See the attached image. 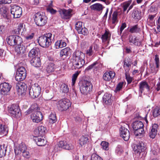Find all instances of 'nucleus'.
Here are the masks:
<instances>
[{
  "mask_svg": "<svg viewBox=\"0 0 160 160\" xmlns=\"http://www.w3.org/2000/svg\"><path fill=\"white\" fill-rule=\"evenodd\" d=\"M26 114L32 113L31 118L32 122L35 123H38L43 119L42 115L39 111V108L37 104L32 105L25 112Z\"/></svg>",
  "mask_w": 160,
  "mask_h": 160,
  "instance_id": "f257e3e1",
  "label": "nucleus"
},
{
  "mask_svg": "<svg viewBox=\"0 0 160 160\" xmlns=\"http://www.w3.org/2000/svg\"><path fill=\"white\" fill-rule=\"evenodd\" d=\"M73 57L74 60L73 65L75 68L78 69L82 67L85 63V54L81 51H77L73 53Z\"/></svg>",
  "mask_w": 160,
  "mask_h": 160,
  "instance_id": "f03ea898",
  "label": "nucleus"
},
{
  "mask_svg": "<svg viewBox=\"0 0 160 160\" xmlns=\"http://www.w3.org/2000/svg\"><path fill=\"white\" fill-rule=\"evenodd\" d=\"M53 38L51 33H46L39 38L38 42L41 47L47 48L51 45Z\"/></svg>",
  "mask_w": 160,
  "mask_h": 160,
  "instance_id": "7ed1b4c3",
  "label": "nucleus"
},
{
  "mask_svg": "<svg viewBox=\"0 0 160 160\" xmlns=\"http://www.w3.org/2000/svg\"><path fill=\"white\" fill-rule=\"evenodd\" d=\"M79 86L80 91L82 94H88L92 91V85L89 81H81L79 82Z\"/></svg>",
  "mask_w": 160,
  "mask_h": 160,
  "instance_id": "20e7f679",
  "label": "nucleus"
},
{
  "mask_svg": "<svg viewBox=\"0 0 160 160\" xmlns=\"http://www.w3.org/2000/svg\"><path fill=\"white\" fill-rule=\"evenodd\" d=\"M14 152L16 155H20L22 153L24 157L27 158H29L30 157L29 150L24 144H21L16 147L14 149Z\"/></svg>",
  "mask_w": 160,
  "mask_h": 160,
  "instance_id": "39448f33",
  "label": "nucleus"
},
{
  "mask_svg": "<svg viewBox=\"0 0 160 160\" xmlns=\"http://www.w3.org/2000/svg\"><path fill=\"white\" fill-rule=\"evenodd\" d=\"M143 126V124L141 121H137L133 123L132 127L136 136H139L140 138L142 136L144 132Z\"/></svg>",
  "mask_w": 160,
  "mask_h": 160,
  "instance_id": "423d86ee",
  "label": "nucleus"
},
{
  "mask_svg": "<svg viewBox=\"0 0 160 160\" xmlns=\"http://www.w3.org/2000/svg\"><path fill=\"white\" fill-rule=\"evenodd\" d=\"M35 22L37 26H43L45 25L47 21V18L45 15L41 14L40 12L35 15Z\"/></svg>",
  "mask_w": 160,
  "mask_h": 160,
  "instance_id": "0eeeda50",
  "label": "nucleus"
},
{
  "mask_svg": "<svg viewBox=\"0 0 160 160\" xmlns=\"http://www.w3.org/2000/svg\"><path fill=\"white\" fill-rule=\"evenodd\" d=\"M7 41L8 43L10 46L15 45H18L22 44V38L17 35H11L9 36L7 38Z\"/></svg>",
  "mask_w": 160,
  "mask_h": 160,
  "instance_id": "6e6552de",
  "label": "nucleus"
},
{
  "mask_svg": "<svg viewBox=\"0 0 160 160\" xmlns=\"http://www.w3.org/2000/svg\"><path fill=\"white\" fill-rule=\"evenodd\" d=\"M144 144L142 142H139L133 148L135 154L140 158H142L144 157L145 152L144 151L145 150Z\"/></svg>",
  "mask_w": 160,
  "mask_h": 160,
  "instance_id": "1a4fd4ad",
  "label": "nucleus"
},
{
  "mask_svg": "<svg viewBox=\"0 0 160 160\" xmlns=\"http://www.w3.org/2000/svg\"><path fill=\"white\" fill-rule=\"evenodd\" d=\"M41 88L37 84H32L29 90V94L32 98H35L38 97L41 92Z\"/></svg>",
  "mask_w": 160,
  "mask_h": 160,
  "instance_id": "9d476101",
  "label": "nucleus"
},
{
  "mask_svg": "<svg viewBox=\"0 0 160 160\" xmlns=\"http://www.w3.org/2000/svg\"><path fill=\"white\" fill-rule=\"evenodd\" d=\"M71 104V102L68 99H63L57 102V106L59 110L62 111L68 109Z\"/></svg>",
  "mask_w": 160,
  "mask_h": 160,
  "instance_id": "9b49d317",
  "label": "nucleus"
},
{
  "mask_svg": "<svg viewBox=\"0 0 160 160\" xmlns=\"http://www.w3.org/2000/svg\"><path fill=\"white\" fill-rule=\"evenodd\" d=\"M26 77V71L23 67H20L16 72L15 79L17 81L24 80Z\"/></svg>",
  "mask_w": 160,
  "mask_h": 160,
  "instance_id": "f8f14e48",
  "label": "nucleus"
},
{
  "mask_svg": "<svg viewBox=\"0 0 160 160\" xmlns=\"http://www.w3.org/2000/svg\"><path fill=\"white\" fill-rule=\"evenodd\" d=\"M10 115L12 117L17 118H19L21 114L18 106L16 105H12L8 110Z\"/></svg>",
  "mask_w": 160,
  "mask_h": 160,
  "instance_id": "ddd939ff",
  "label": "nucleus"
},
{
  "mask_svg": "<svg viewBox=\"0 0 160 160\" xmlns=\"http://www.w3.org/2000/svg\"><path fill=\"white\" fill-rule=\"evenodd\" d=\"M22 9L20 7L14 5L11 7V13L13 15L14 18L20 17L22 14Z\"/></svg>",
  "mask_w": 160,
  "mask_h": 160,
  "instance_id": "4468645a",
  "label": "nucleus"
},
{
  "mask_svg": "<svg viewBox=\"0 0 160 160\" xmlns=\"http://www.w3.org/2000/svg\"><path fill=\"white\" fill-rule=\"evenodd\" d=\"M12 85L9 83L4 82L0 84V92L1 94L7 95L8 94L11 88Z\"/></svg>",
  "mask_w": 160,
  "mask_h": 160,
  "instance_id": "2eb2a0df",
  "label": "nucleus"
},
{
  "mask_svg": "<svg viewBox=\"0 0 160 160\" xmlns=\"http://www.w3.org/2000/svg\"><path fill=\"white\" fill-rule=\"evenodd\" d=\"M0 14L4 19L8 20L10 18L9 9L5 6L0 5Z\"/></svg>",
  "mask_w": 160,
  "mask_h": 160,
  "instance_id": "dca6fc26",
  "label": "nucleus"
},
{
  "mask_svg": "<svg viewBox=\"0 0 160 160\" xmlns=\"http://www.w3.org/2000/svg\"><path fill=\"white\" fill-rule=\"evenodd\" d=\"M120 134L121 137L125 141H127L129 139L130 133L129 131L126 128L122 126L120 129Z\"/></svg>",
  "mask_w": 160,
  "mask_h": 160,
  "instance_id": "f3484780",
  "label": "nucleus"
},
{
  "mask_svg": "<svg viewBox=\"0 0 160 160\" xmlns=\"http://www.w3.org/2000/svg\"><path fill=\"white\" fill-rule=\"evenodd\" d=\"M72 10L71 9L66 10L65 9H61L59 11V14L62 18L68 19L70 18L72 16L71 13Z\"/></svg>",
  "mask_w": 160,
  "mask_h": 160,
  "instance_id": "a211bd4d",
  "label": "nucleus"
},
{
  "mask_svg": "<svg viewBox=\"0 0 160 160\" xmlns=\"http://www.w3.org/2000/svg\"><path fill=\"white\" fill-rule=\"evenodd\" d=\"M129 42L135 46L140 47L142 45V39L135 36H131L129 38Z\"/></svg>",
  "mask_w": 160,
  "mask_h": 160,
  "instance_id": "6ab92c4d",
  "label": "nucleus"
},
{
  "mask_svg": "<svg viewBox=\"0 0 160 160\" xmlns=\"http://www.w3.org/2000/svg\"><path fill=\"white\" fill-rule=\"evenodd\" d=\"M132 63V62L130 58H125V59L123 65L125 72V73H129Z\"/></svg>",
  "mask_w": 160,
  "mask_h": 160,
  "instance_id": "aec40b11",
  "label": "nucleus"
},
{
  "mask_svg": "<svg viewBox=\"0 0 160 160\" xmlns=\"http://www.w3.org/2000/svg\"><path fill=\"white\" fill-rule=\"evenodd\" d=\"M27 88L26 84L25 83L22 82L18 83L16 86V88L18 92L21 94L24 93L25 92Z\"/></svg>",
  "mask_w": 160,
  "mask_h": 160,
  "instance_id": "412c9836",
  "label": "nucleus"
},
{
  "mask_svg": "<svg viewBox=\"0 0 160 160\" xmlns=\"http://www.w3.org/2000/svg\"><path fill=\"white\" fill-rule=\"evenodd\" d=\"M115 75V73L114 72L112 71H107L104 74L103 78L105 81H109L114 78Z\"/></svg>",
  "mask_w": 160,
  "mask_h": 160,
  "instance_id": "4be33fe9",
  "label": "nucleus"
},
{
  "mask_svg": "<svg viewBox=\"0 0 160 160\" xmlns=\"http://www.w3.org/2000/svg\"><path fill=\"white\" fill-rule=\"evenodd\" d=\"M34 140L37 144L39 146H44L47 143L46 141L44 139L42 136H38L35 137Z\"/></svg>",
  "mask_w": 160,
  "mask_h": 160,
  "instance_id": "5701e85b",
  "label": "nucleus"
},
{
  "mask_svg": "<svg viewBox=\"0 0 160 160\" xmlns=\"http://www.w3.org/2000/svg\"><path fill=\"white\" fill-rule=\"evenodd\" d=\"M46 130V128L43 126H39L38 129L34 131V133L37 136H42L45 134Z\"/></svg>",
  "mask_w": 160,
  "mask_h": 160,
  "instance_id": "b1692460",
  "label": "nucleus"
},
{
  "mask_svg": "<svg viewBox=\"0 0 160 160\" xmlns=\"http://www.w3.org/2000/svg\"><path fill=\"white\" fill-rule=\"evenodd\" d=\"M111 33L109 30L108 29H106L104 34L102 35L101 38L102 42L103 43H106L107 44L108 43L111 37Z\"/></svg>",
  "mask_w": 160,
  "mask_h": 160,
  "instance_id": "393cba45",
  "label": "nucleus"
},
{
  "mask_svg": "<svg viewBox=\"0 0 160 160\" xmlns=\"http://www.w3.org/2000/svg\"><path fill=\"white\" fill-rule=\"evenodd\" d=\"M158 128V125L157 124H154L152 125L149 133V136L152 139L155 138L157 134Z\"/></svg>",
  "mask_w": 160,
  "mask_h": 160,
  "instance_id": "a878e982",
  "label": "nucleus"
},
{
  "mask_svg": "<svg viewBox=\"0 0 160 160\" xmlns=\"http://www.w3.org/2000/svg\"><path fill=\"white\" fill-rule=\"evenodd\" d=\"M31 65L36 67H39L41 65L40 59L39 57L33 58L30 61Z\"/></svg>",
  "mask_w": 160,
  "mask_h": 160,
  "instance_id": "bb28decb",
  "label": "nucleus"
},
{
  "mask_svg": "<svg viewBox=\"0 0 160 160\" xmlns=\"http://www.w3.org/2000/svg\"><path fill=\"white\" fill-rule=\"evenodd\" d=\"M139 91L142 93L144 90L146 89L147 91L149 90V87L147 82L146 81L141 82L139 84Z\"/></svg>",
  "mask_w": 160,
  "mask_h": 160,
  "instance_id": "cd10ccee",
  "label": "nucleus"
},
{
  "mask_svg": "<svg viewBox=\"0 0 160 160\" xmlns=\"http://www.w3.org/2000/svg\"><path fill=\"white\" fill-rule=\"evenodd\" d=\"M112 95L110 94L106 93L103 97V102L106 104L109 105L112 102L111 97Z\"/></svg>",
  "mask_w": 160,
  "mask_h": 160,
  "instance_id": "c85d7f7f",
  "label": "nucleus"
},
{
  "mask_svg": "<svg viewBox=\"0 0 160 160\" xmlns=\"http://www.w3.org/2000/svg\"><path fill=\"white\" fill-rule=\"evenodd\" d=\"M141 12L137 9H135L133 11L132 17L135 19L140 20L141 18Z\"/></svg>",
  "mask_w": 160,
  "mask_h": 160,
  "instance_id": "c756f323",
  "label": "nucleus"
},
{
  "mask_svg": "<svg viewBox=\"0 0 160 160\" xmlns=\"http://www.w3.org/2000/svg\"><path fill=\"white\" fill-rule=\"evenodd\" d=\"M91 9L98 11L102 10L103 8L102 5L100 3H96L90 6Z\"/></svg>",
  "mask_w": 160,
  "mask_h": 160,
  "instance_id": "7c9ffc66",
  "label": "nucleus"
},
{
  "mask_svg": "<svg viewBox=\"0 0 160 160\" xmlns=\"http://www.w3.org/2000/svg\"><path fill=\"white\" fill-rule=\"evenodd\" d=\"M7 145L3 143L0 145V158L4 156L7 151Z\"/></svg>",
  "mask_w": 160,
  "mask_h": 160,
  "instance_id": "2f4dec72",
  "label": "nucleus"
},
{
  "mask_svg": "<svg viewBox=\"0 0 160 160\" xmlns=\"http://www.w3.org/2000/svg\"><path fill=\"white\" fill-rule=\"evenodd\" d=\"M71 53V49L68 47H66L61 50L60 52V56H67Z\"/></svg>",
  "mask_w": 160,
  "mask_h": 160,
  "instance_id": "473e14b6",
  "label": "nucleus"
},
{
  "mask_svg": "<svg viewBox=\"0 0 160 160\" xmlns=\"http://www.w3.org/2000/svg\"><path fill=\"white\" fill-rule=\"evenodd\" d=\"M55 66L52 62L49 63L46 67V70L48 73L53 72L55 70Z\"/></svg>",
  "mask_w": 160,
  "mask_h": 160,
  "instance_id": "72a5a7b5",
  "label": "nucleus"
},
{
  "mask_svg": "<svg viewBox=\"0 0 160 160\" xmlns=\"http://www.w3.org/2000/svg\"><path fill=\"white\" fill-rule=\"evenodd\" d=\"M34 35V33H32L31 34L26 36L23 42V44H28L29 43H30L31 45V40L32 39Z\"/></svg>",
  "mask_w": 160,
  "mask_h": 160,
  "instance_id": "f704fd0d",
  "label": "nucleus"
},
{
  "mask_svg": "<svg viewBox=\"0 0 160 160\" xmlns=\"http://www.w3.org/2000/svg\"><path fill=\"white\" fill-rule=\"evenodd\" d=\"M21 44H19V45L20 46L19 47H18V49H19V52L20 53H23L25 52L26 51V49L28 48V47L30 46L31 45L30 43H29L28 44H25L23 43L21 45Z\"/></svg>",
  "mask_w": 160,
  "mask_h": 160,
  "instance_id": "c9c22d12",
  "label": "nucleus"
},
{
  "mask_svg": "<svg viewBox=\"0 0 160 160\" xmlns=\"http://www.w3.org/2000/svg\"><path fill=\"white\" fill-rule=\"evenodd\" d=\"M66 43L62 40L57 41L55 43V47L56 49L62 48L66 46Z\"/></svg>",
  "mask_w": 160,
  "mask_h": 160,
  "instance_id": "e433bc0d",
  "label": "nucleus"
},
{
  "mask_svg": "<svg viewBox=\"0 0 160 160\" xmlns=\"http://www.w3.org/2000/svg\"><path fill=\"white\" fill-rule=\"evenodd\" d=\"M118 12H114L112 14V24L115 25L118 22Z\"/></svg>",
  "mask_w": 160,
  "mask_h": 160,
  "instance_id": "4c0bfd02",
  "label": "nucleus"
},
{
  "mask_svg": "<svg viewBox=\"0 0 160 160\" xmlns=\"http://www.w3.org/2000/svg\"><path fill=\"white\" fill-rule=\"evenodd\" d=\"M153 116L155 118L160 115V106H156L152 110Z\"/></svg>",
  "mask_w": 160,
  "mask_h": 160,
  "instance_id": "58836bf2",
  "label": "nucleus"
},
{
  "mask_svg": "<svg viewBox=\"0 0 160 160\" xmlns=\"http://www.w3.org/2000/svg\"><path fill=\"white\" fill-rule=\"evenodd\" d=\"M140 31V28L138 27V25L130 27L129 32L132 33L139 32Z\"/></svg>",
  "mask_w": 160,
  "mask_h": 160,
  "instance_id": "ea45409f",
  "label": "nucleus"
},
{
  "mask_svg": "<svg viewBox=\"0 0 160 160\" xmlns=\"http://www.w3.org/2000/svg\"><path fill=\"white\" fill-rule=\"evenodd\" d=\"M69 88L68 85L62 83L60 87V92L62 93H67L69 91Z\"/></svg>",
  "mask_w": 160,
  "mask_h": 160,
  "instance_id": "a19ab883",
  "label": "nucleus"
},
{
  "mask_svg": "<svg viewBox=\"0 0 160 160\" xmlns=\"http://www.w3.org/2000/svg\"><path fill=\"white\" fill-rule=\"evenodd\" d=\"M8 131V128L5 125L0 124V134L6 135Z\"/></svg>",
  "mask_w": 160,
  "mask_h": 160,
  "instance_id": "79ce46f5",
  "label": "nucleus"
},
{
  "mask_svg": "<svg viewBox=\"0 0 160 160\" xmlns=\"http://www.w3.org/2000/svg\"><path fill=\"white\" fill-rule=\"evenodd\" d=\"M88 140V139L87 137L82 136L79 139V144L82 146L87 143Z\"/></svg>",
  "mask_w": 160,
  "mask_h": 160,
  "instance_id": "37998d69",
  "label": "nucleus"
},
{
  "mask_svg": "<svg viewBox=\"0 0 160 160\" xmlns=\"http://www.w3.org/2000/svg\"><path fill=\"white\" fill-rule=\"evenodd\" d=\"M38 48H33L29 52L28 54L29 57L33 58L38 53Z\"/></svg>",
  "mask_w": 160,
  "mask_h": 160,
  "instance_id": "c03bdc74",
  "label": "nucleus"
},
{
  "mask_svg": "<svg viewBox=\"0 0 160 160\" xmlns=\"http://www.w3.org/2000/svg\"><path fill=\"white\" fill-rule=\"evenodd\" d=\"M159 149L157 144H154L151 149V151L153 154L156 155L159 152Z\"/></svg>",
  "mask_w": 160,
  "mask_h": 160,
  "instance_id": "a18cd8bd",
  "label": "nucleus"
},
{
  "mask_svg": "<svg viewBox=\"0 0 160 160\" xmlns=\"http://www.w3.org/2000/svg\"><path fill=\"white\" fill-rule=\"evenodd\" d=\"M49 122L51 123H54L57 120L56 115L52 113H51L49 115Z\"/></svg>",
  "mask_w": 160,
  "mask_h": 160,
  "instance_id": "49530a36",
  "label": "nucleus"
},
{
  "mask_svg": "<svg viewBox=\"0 0 160 160\" xmlns=\"http://www.w3.org/2000/svg\"><path fill=\"white\" fill-rule=\"evenodd\" d=\"M82 22H78L75 24V28L78 33L81 32V30L82 29Z\"/></svg>",
  "mask_w": 160,
  "mask_h": 160,
  "instance_id": "de8ad7c7",
  "label": "nucleus"
},
{
  "mask_svg": "<svg viewBox=\"0 0 160 160\" xmlns=\"http://www.w3.org/2000/svg\"><path fill=\"white\" fill-rule=\"evenodd\" d=\"M80 72H77L74 74L72 77V86H74L75 82L76 81L77 79V77L79 74Z\"/></svg>",
  "mask_w": 160,
  "mask_h": 160,
  "instance_id": "09e8293b",
  "label": "nucleus"
},
{
  "mask_svg": "<svg viewBox=\"0 0 160 160\" xmlns=\"http://www.w3.org/2000/svg\"><path fill=\"white\" fill-rule=\"evenodd\" d=\"M91 160H103L102 158L98 155L93 153L91 156Z\"/></svg>",
  "mask_w": 160,
  "mask_h": 160,
  "instance_id": "8fccbe9b",
  "label": "nucleus"
},
{
  "mask_svg": "<svg viewBox=\"0 0 160 160\" xmlns=\"http://www.w3.org/2000/svg\"><path fill=\"white\" fill-rule=\"evenodd\" d=\"M131 1H128L123 3L122 7L123 12H125L127 10L128 8L131 4Z\"/></svg>",
  "mask_w": 160,
  "mask_h": 160,
  "instance_id": "3c124183",
  "label": "nucleus"
},
{
  "mask_svg": "<svg viewBox=\"0 0 160 160\" xmlns=\"http://www.w3.org/2000/svg\"><path fill=\"white\" fill-rule=\"evenodd\" d=\"M155 16V14L149 15L147 19V21L150 23H153L154 21V18Z\"/></svg>",
  "mask_w": 160,
  "mask_h": 160,
  "instance_id": "603ef678",
  "label": "nucleus"
},
{
  "mask_svg": "<svg viewBox=\"0 0 160 160\" xmlns=\"http://www.w3.org/2000/svg\"><path fill=\"white\" fill-rule=\"evenodd\" d=\"M101 145L103 149L106 150H108L109 147L108 142L105 141H102L101 143Z\"/></svg>",
  "mask_w": 160,
  "mask_h": 160,
  "instance_id": "864d4df0",
  "label": "nucleus"
},
{
  "mask_svg": "<svg viewBox=\"0 0 160 160\" xmlns=\"http://www.w3.org/2000/svg\"><path fill=\"white\" fill-rule=\"evenodd\" d=\"M74 148L73 146L68 142H66L64 149L67 150H71Z\"/></svg>",
  "mask_w": 160,
  "mask_h": 160,
  "instance_id": "5fc2aeb1",
  "label": "nucleus"
},
{
  "mask_svg": "<svg viewBox=\"0 0 160 160\" xmlns=\"http://www.w3.org/2000/svg\"><path fill=\"white\" fill-rule=\"evenodd\" d=\"M142 113H143L144 114H145V115H143L142 114V113L141 112L140 114V117L143 118H144L146 123L147 124H148V120L147 119V113L146 112V111L144 110H143L142 111Z\"/></svg>",
  "mask_w": 160,
  "mask_h": 160,
  "instance_id": "6e6d98bb",
  "label": "nucleus"
},
{
  "mask_svg": "<svg viewBox=\"0 0 160 160\" xmlns=\"http://www.w3.org/2000/svg\"><path fill=\"white\" fill-rule=\"evenodd\" d=\"M98 64V63L97 62H94L93 63L87 67L85 69V71L86 72L92 69L93 68H95V66Z\"/></svg>",
  "mask_w": 160,
  "mask_h": 160,
  "instance_id": "4d7b16f0",
  "label": "nucleus"
},
{
  "mask_svg": "<svg viewBox=\"0 0 160 160\" xmlns=\"http://www.w3.org/2000/svg\"><path fill=\"white\" fill-rule=\"evenodd\" d=\"M123 150L121 146L120 145H118L117 147L115 152L118 155L121 154L123 152Z\"/></svg>",
  "mask_w": 160,
  "mask_h": 160,
  "instance_id": "13d9d810",
  "label": "nucleus"
},
{
  "mask_svg": "<svg viewBox=\"0 0 160 160\" xmlns=\"http://www.w3.org/2000/svg\"><path fill=\"white\" fill-rule=\"evenodd\" d=\"M126 78L128 82V84H129L131 83L132 81V78L130 76L129 73H125Z\"/></svg>",
  "mask_w": 160,
  "mask_h": 160,
  "instance_id": "bf43d9fd",
  "label": "nucleus"
},
{
  "mask_svg": "<svg viewBox=\"0 0 160 160\" xmlns=\"http://www.w3.org/2000/svg\"><path fill=\"white\" fill-rule=\"evenodd\" d=\"M93 53L92 46H91L89 47V48L86 50V53L88 56H90L93 54Z\"/></svg>",
  "mask_w": 160,
  "mask_h": 160,
  "instance_id": "052dcab7",
  "label": "nucleus"
},
{
  "mask_svg": "<svg viewBox=\"0 0 160 160\" xmlns=\"http://www.w3.org/2000/svg\"><path fill=\"white\" fill-rule=\"evenodd\" d=\"M154 60V61L155 62V63L156 66L157 67H159V58L158 57V55H155Z\"/></svg>",
  "mask_w": 160,
  "mask_h": 160,
  "instance_id": "680f3d73",
  "label": "nucleus"
},
{
  "mask_svg": "<svg viewBox=\"0 0 160 160\" xmlns=\"http://www.w3.org/2000/svg\"><path fill=\"white\" fill-rule=\"evenodd\" d=\"M124 83L123 82H119L117 86L115 91H120L122 88Z\"/></svg>",
  "mask_w": 160,
  "mask_h": 160,
  "instance_id": "e2e57ef3",
  "label": "nucleus"
},
{
  "mask_svg": "<svg viewBox=\"0 0 160 160\" xmlns=\"http://www.w3.org/2000/svg\"><path fill=\"white\" fill-rule=\"evenodd\" d=\"M159 67H157L156 66L155 67L154 66H152L151 67V72L152 73L156 74L158 71Z\"/></svg>",
  "mask_w": 160,
  "mask_h": 160,
  "instance_id": "0e129e2a",
  "label": "nucleus"
},
{
  "mask_svg": "<svg viewBox=\"0 0 160 160\" xmlns=\"http://www.w3.org/2000/svg\"><path fill=\"white\" fill-rule=\"evenodd\" d=\"M127 25L125 22L122 23L120 28V33L121 34L124 29L126 27Z\"/></svg>",
  "mask_w": 160,
  "mask_h": 160,
  "instance_id": "69168bd1",
  "label": "nucleus"
},
{
  "mask_svg": "<svg viewBox=\"0 0 160 160\" xmlns=\"http://www.w3.org/2000/svg\"><path fill=\"white\" fill-rule=\"evenodd\" d=\"M81 32L80 33H79L82 34L84 35H86L87 34L88 32V30L86 28H82V29L81 30Z\"/></svg>",
  "mask_w": 160,
  "mask_h": 160,
  "instance_id": "338daca9",
  "label": "nucleus"
},
{
  "mask_svg": "<svg viewBox=\"0 0 160 160\" xmlns=\"http://www.w3.org/2000/svg\"><path fill=\"white\" fill-rule=\"evenodd\" d=\"M66 142H64L63 141H60L59 142L58 146L59 147L63 148H64V147L65 145V144Z\"/></svg>",
  "mask_w": 160,
  "mask_h": 160,
  "instance_id": "774afa93",
  "label": "nucleus"
}]
</instances>
